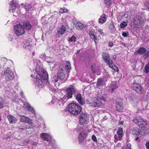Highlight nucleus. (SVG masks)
Returning <instances> with one entry per match:
<instances>
[{
	"label": "nucleus",
	"mask_w": 149,
	"mask_h": 149,
	"mask_svg": "<svg viewBox=\"0 0 149 149\" xmlns=\"http://www.w3.org/2000/svg\"><path fill=\"white\" fill-rule=\"evenodd\" d=\"M30 42L29 41H26V44H25V47H28L29 45H30Z\"/></svg>",
	"instance_id": "5fc2aeb1"
},
{
	"label": "nucleus",
	"mask_w": 149,
	"mask_h": 149,
	"mask_svg": "<svg viewBox=\"0 0 149 149\" xmlns=\"http://www.w3.org/2000/svg\"><path fill=\"white\" fill-rule=\"evenodd\" d=\"M68 110L70 113L77 115L80 113L81 109L79 106L74 103H72L68 105Z\"/></svg>",
	"instance_id": "f03ea898"
},
{
	"label": "nucleus",
	"mask_w": 149,
	"mask_h": 149,
	"mask_svg": "<svg viewBox=\"0 0 149 149\" xmlns=\"http://www.w3.org/2000/svg\"><path fill=\"white\" fill-rule=\"evenodd\" d=\"M75 92V89L74 88H67L65 91V96L68 99L71 98L72 97V95Z\"/></svg>",
	"instance_id": "0eeeda50"
},
{
	"label": "nucleus",
	"mask_w": 149,
	"mask_h": 149,
	"mask_svg": "<svg viewBox=\"0 0 149 149\" xmlns=\"http://www.w3.org/2000/svg\"><path fill=\"white\" fill-rule=\"evenodd\" d=\"M123 16H124L125 18H127L126 21L127 22L128 21H129L131 19V15L130 14H129L127 13L124 14Z\"/></svg>",
	"instance_id": "f704fd0d"
},
{
	"label": "nucleus",
	"mask_w": 149,
	"mask_h": 149,
	"mask_svg": "<svg viewBox=\"0 0 149 149\" xmlns=\"http://www.w3.org/2000/svg\"><path fill=\"white\" fill-rule=\"evenodd\" d=\"M29 120H30L29 118L24 116H21L20 118V120L22 122L27 123Z\"/></svg>",
	"instance_id": "c85d7f7f"
},
{
	"label": "nucleus",
	"mask_w": 149,
	"mask_h": 149,
	"mask_svg": "<svg viewBox=\"0 0 149 149\" xmlns=\"http://www.w3.org/2000/svg\"><path fill=\"white\" fill-rule=\"evenodd\" d=\"M131 145L130 143H128L127 145L126 149H131Z\"/></svg>",
	"instance_id": "864d4df0"
},
{
	"label": "nucleus",
	"mask_w": 149,
	"mask_h": 149,
	"mask_svg": "<svg viewBox=\"0 0 149 149\" xmlns=\"http://www.w3.org/2000/svg\"><path fill=\"white\" fill-rule=\"evenodd\" d=\"M147 124V123L144 120L141 119L138 124V125L139 127L142 128L146 126Z\"/></svg>",
	"instance_id": "a878e982"
},
{
	"label": "nucleus",
	"mask_w": 149,
	"mask_h": 149,
	"mask_svg": "<svg viewBox=\"0 0 149 149\" xmlns=\"http://www.w3.org/2000/svg\"><path fill=\"white\" fill-rule=\"evenodd\" d=\"M141 119H137V118H135L133 119V121L134 123L137 124V125H138L139 122V121H140Z\"/></svg>",
	"instance_id": "79ce46f5"
},
{
	"label": "nucleus",
	"mask_w": 149,
	"mask_h": 149,
	"mask_svg": "<svg viewBox=\"0 0 149 149\" xmlns=\"http://www.w3.org/2000/svg\"><path fill=\"white\" fill-rule=\"evenodd\" d=\"M113 45V42H109L108 44V46L109 47H112Z\"/></svg>",
	"instance_id": "4d7b16f0"
},
{
	"label": "nucleus",
	"mask_w": 149,
	"mask_h": 149,
	"mask_svg": "<svg viewBox=\"0 0 149 149\" xmlns=\"http://www.w3.org/2000/svg\"><path fill=\"white\" fill-rule=\"evenodd\" d=\"M3 107V98L0 97V109H2Z\"/></svg>",
	"instance_id": "ea45409f"
},
{
	"label": "nucleus",
	"mask_w": 149,
	"mask_h": 149,
	"mask_svg": "<svg viewBox=\"0 0 149 149\" xmlns=\"http://www.w3.org/2000/svg\"><path fill=\"white\" fill-rule=\"evenodd\" d=\"M54 103L53 102V101H52L50 102V104H54Z\"/></svg>",
	"instance_id": "774afa93"
},
{
	"label": "nucleus",
	"mask_w": 149,
	"mask_h": 149,
	"mask_svg": "<svg viewBox=\"0 0 149 149\" xmlns=\"http://www.w3.org/2000/svg\"><path fill=\"white\" fill-rule=\"evenodd\" d=\"M91 69L93 73H96L97 74H99V68L98 65L95 64L92 65Z\"/></svg>",
	"instance_id": "4468645a"
},
{
	"label": "nucleus",
	"mask_w": 149,
	"mask_h": 149,
	"mask_svg": "<svg viewBox=\"0 0 149 149\" xmlns=\"http://www.w3.org/2000/svg\"><path fill=\"white\" fill-rule=\"evenodd\" d=\"M76 98L78 102L81 104L83 105L84 104V101L81 95L80 94L77 95Z\"/></svg>",
	"instance_id": "f3484780"
},
{
	"label": "nucleus",
	"mask_w": 149,
	"mask_h": 149,
	"mask_svg": "<svg viewBox=\"0 0 149 149\" xmlns=\"http://www.w3.org/2000/svg\"><path fill=\"white\" fill-rule=\"evenodd\" d=\"M106 81V80H105L104 79H98L97 80V85L98 87L102 86H105V82Z\"/></svg>",
	"instance_id": "dca6fc26"
},
{
	"label": "nucleus",
	"mask_w": 149,
	"mask_h": 149,
	"mask_svg": "<svg viewBox=\"0 0 149 149\" xmlns=\"http://www.w3.org/2000/svg\"><path fill=\"white\" fill-rule=\"evenodd\" d=\"M129 33L127 32H123L122 33V36L125 37H127Z\"/></svg>",
	"instance_id": "de8ad7c7"
},
{
	"label": "nucleus",
	"mask_w": 149,
	"mask_h": 149,
	"mask_svg": "<svg viewBox=\"0 0 149 149\" xmlns=\"http://www.w3.org/2000/svg\"><path fill=\"white\" fill-rule=\"evenodd\" d=\"M28 110L30 111L32 113H34L35 111L33 109L31 106L27 109Z\"/></svg>",
	"instance_id": "a18cd8bd"
},
{
	"label": "nucleus",
	"mask_w": 149,
	"mask_h": 149,
	"mask_svg": "<svg viewBox=\"0 0 149 149\" xmlns=\"http://www.w3.org/2000/svg\"><path fill=\"white\" fill-rule=\"evenodd\" d=\"M62 10H63V13H66V12H67V11H68L67 9L65 8H63L62 9Z\"/></svg>",
	"instance_id": "bf43d9fd"
},
{
	"label": "nucleus",
	"mask_w": 149,
	"mask_h": 149,
	"mask_svg": "<svg viewBox=\"0 0 149 149\" xmlns=\"http://www.w3.org/2000/svg\"><path fill=\"white\" fill-rule=\"evenodd\" d=\"M125 146H123L121 147V149H125Z\"/></svg>",
	"instance_id": "338daca9"
},
{
	"label": "nucleus",
	"mask_w": 149,
	"mask_h": 149,
	"mask_svg": "<svg viewBox=\"0 0 149 149\" xmlns=\"http://www.w3.org/2000/svg\"><path fill=\"white\" fill-rule=\"evenodd\" d=\"M14 31L18 36L24 34L25 31L24 26L21 24H17L14 26Z\"/></svg>",
	"instance_id": "20e7f679"
},
{
	"label": "nucleus",
	"mask_w": 149,
	"mask_h": 149,
	"mask_svg": "<svg viewBox=\"0 0 149 149\" xmlns=\"http://www.w3.org/2000/svg\"><path fill=\"white\" fill-rule=\"evenodd\" d=\"M102 58L105 62L109 65V67L111 68L116 71H118V68L113 63L112 60L109 58V54L108 53H103Z\"/></svg>",
	"instance_id": "7ed1b4c3"
},
{
	"label": "nucleus",
	"mask_w": 149,
	"mask_h": 149,
	"mask_svg": "<svg viewBox=\"0 0 149 149\" xmlns=\"http://www.w3.org/2000/svg\"><path fill=\"white\" fill-rule=\"evenodd\" d=\"M24 104L25 108L27 109H28L30 107L29 104V103L26 102L24 103Z\"/></svg>",
	"instance_id": "49530a36"
},
{
	"label": "nucleus",
	"mask_w": 149,
	"mask_h": 149,
	"mask_svg": "<svg viewBox=\"0 0 149 149\" xmlns=\"http://www.w3.org/2000/svg\"><path fill=\"white\" fill-rule=\"evenodd\" d=\"M140 134L143 136L146 135L149 133V130L147 128L143 127L140 129Z\"/></svg>",
	"instance_id": "a211bd4d"
},
{
	"label": "nucleus",
	"mask_w": 149,
	"mask_h": 149,
	"mask_svg": "<svg viewBox=\"0 0 149 149\" xmlns=\"http://www.w3.org/2000/svg\"><path fill=\"white\" fill-rule=\"evenodd\" d=\"M62 9H62V8H61V9L59 11V13H63V11Z\"/></svg>",
	"instance_id": "0e129e2a"
},
{
	"label": "nucleus",
	"mask_w": 149,
	"mask_h": 149,
	"mask_svg": "<svg viewBox=\"0 0 149 149\" xmlns=\"http://www.w3.org/2000/svg\"><path fill=\"white\" fill-rule=\"evenodd\" d=\"M65 67L68 71H69L71 68L70 63L68 61H66L65 64Z\"/></svg>",
	"instance_id": "7c9ffc66"
},
{
	"label": "nucleus",
	"mask_w": 149,
	"mask_h": 149,
	"mask_svg": "<svg viewBox=\"0 0 149 149\" xmlns=\"http://www.w3.org/2000/svg\"><path fill=\"white\" fill-rule=\"evenodd\" d=\"M4 73L6 78L8 80H13L14 76L12 70L8 68H5L4 70Z\"/></svg>",
	"instance_id": "39448f33"
},
{
	"label": "nucleus",
	"mask_w": 149,
	"mask_h": 149,
	"mask_svg": "<svg viewBox=\"0 0 149 149\" xmlns=\"http://www.w3.org/2000/svg\"><path fill=\"white\" fill-rule=\"evenodd\" d=\"M120 26L121 28H124L127 26V23L126 22L124 21L120 24Z\"/></svg>",
	"instance_id": "58836bf2"
},
{
	"label": "nucleus",
	"mask_w": 149,
	"mask_h": 149,
	"mask_svg": "<svg viewBox=\"0 0 149 149\" xmlns=\"http://www.w3.org/2000/svg\"><path fill=\"white\" fill-rule=\"evenodd\" d=\"M42 139L45 141H49L51 139V136L46 133H42L40 134Z\"/></svg>",
	"instance_id": "aec40b11"
},
{
	"label": "nucleus",
	"mask_w": 149,
	"mask_h": 149,
	"mask_svg": "<svg viewBox=\"0 0 149 149\" xmlns=\"http://www.w3.org/2000/svg\"><path fill=\"white\" fill-rule=\"evenodd\" d=\"M46 61L49 65L52 64L54 62V60L53 58H48L46 59Z\"/></svg>",
	"instance_id": "473e14b6"
},
{
	"label": "nucleus",
	"mask_w": 149,
	"mask_h": 149,
	"mask_svg": "<svg viewBox=\"0 0 149 149\" xmlns=\"http://www.w3.org/2000/svg\"><path fill=\"white\" fill-rule=\"evenodd\" d=\"M146 51V49L143 47H140L136 52V53L139 55H142L145 53Z\"/></svg>",
	"instance_id": "5701e85b"
},
{
	"label": "nucleus",
	"mask_w": 149,
	"mask_h": 149,
	"mask_svg": "<svg viewBox=\"0 0 149 149\" xmlns=\"http://www.w3.org/2000/svg\"><path fill=\"white\" fill-rule=\"evenodd\" d=\"M74 24L75 27L78 29L82 30L84 28L83 25L81 22H77V23H74Z\"/></svg>",
	"instance_id": "b1692460"
},
{
	"label": "nucleus",
	"mask_w": 149,
	"mask_h": 149,
	"mask_svg": "<svg viewBox=\"0 0 149 149\" xmlns=\"http://www.w3.org/2000/svg\"><path fill=\"white\" fill-rule=\"evenodd\" d=\"M32 120L31 119H30V120H29L26 123L30 125L31 127H33L34 126V125L32 122Z\"/></svg>",
	"instance_id": "4c0bfd02"
},
{
	"label": "nucleus",
	"mask_w": 149,
	"mask_h": 149,
	"mask_svg": "<svg viewBox=\"0 0 149 149\" xmlns=\"http://www.w3.org/2000/svg\"><path fill=\"white\" fill-rule=\"evenodd\" d=\"M144 54V56L146 58H147L149 56V51H148Z\"/></svg>",
	"instance_id": "603ef678"
},
{
	"label": "nucleus",
	"mask_w": 149,
	"mask_h": 149,
	"mask_svg": "<svg viewBox=\"0 0 149 149\" xmlns=\"http://www.w3.org/2000/svg\"><path fill=\"white\" fill-rule=\"evenodd\" d=\"M132 87L134 90L137 93H141L142 91V88L141 86L137 83H134L132 84Z\"/></svg>",
	"instance_id": "9b49d317"
},
{
	"label": "nucleus",
	"mask_w": 149,
	"mask_h": 149,
	"mask_svg": "<svg viewBox=\"0 0 149 149\" xmlns=\"http://www.w3.org/2000/svg\"><path fill=\"white\" fill-rule=\"evenodd\" d=\"M65 27L63 25H62L58 30V33L60 35L63 34L65 31Z\"/></svg>",
	"instance_id": "cd10ccee"
},
{
	"label": "nucleus",
	"mask_w": 149,
	"mask_h": 149,
	"mask_svg": "<svg viewBox=\"0 0 149 149\" xmlns=\"http://www.w3.org/2000/svg\"><path fill=\"white\" fill-rule=\"evenodd\" d=\"M92 140L96 142L97 141V139L96 137L94 135H93L92 136Z\"/></svg>",
	"instance_id": "09e8293b"
},
{
	"label": "nucleus",
	"mask_w": 149,
	"mask_h": 149,
	"mask_svg": "<svg viewBox=\"0 0 149 149\" xmlns=\"http://www.w3.org/2000/svg\"><path fill=\"white\" fill-rule=\"evenodd\" d=\"M100 100H102L104 101H106V99L103 96H98L97 97Z\"/></svg>",
	"instance_id": "3c124183"
},
{
	"label": "nucleus",
	"mask_w": 149,
	"mask_h": 149,
	"mask_svg": "<svg viewBox=\"0 0 149 149\" xmlns=\"http://www.w3.org/2000/svg\"><path fill=\"white\" fill-rule=\"evenodd\" d=\"M40 57L42 59L45 58V54H42L40 55Z\"/></svg>",
	"instance_id": "6e6d98bb"
},
{
	"label": "nucleus",
	"mask_w": 149,
	"mask_h": 149,
	"mask_svg": "<svg viewBox=\"0 0 149 149\" xmlns=\"http://www.w3.org/2000/svg\"><path fill=\"white\" fill-rule=\"evenodd\" d=\"M89 35L91 38L94 40L95 43H97V37L95 35L94 33L93 32H90L89 33Z\"/></svg>",
	"instance_id": "bb28decb"
},
{
	"label": "nucleus",
	"mask_w": 149,
	"mask_h": 149,
	"mask_svg": "<svg viewBox=\"0 0 149 149\" xmlns=\"http://www.w3.org/2000/svg\"><path fill=\"white\" fill-rule=\"evenodd\" d=\"M119 124L122 125H123V121H120L118 122Z\"/></svg>",
	"instance_id": "e2e57ef3"
},
{
	"label": "nucleus",
	"mask_w": 149,
	"mask_h": 149,
	"mask_svg": "<svg viewBox=\"0 0 149 149\" xmlns=\"http://www.w3.org/2000/svg\"><path fill=\"white\" fill-rule=\"evenodd\" d=\"M59 72V74H64L63 72H64V70L62 68H60L59 70L58 71Z\"/></svg>",
	"instance_id": "8fccbe9b"
},
{
	"label": "nucleus",
	"mask_w": 149,
	"mask_h": 149,
	"mask_svg": "<svg viewBox=\"0 0 149 149\" xmlns=\"http://www.w3.org/2000/svg\"><path fill=\"white\" fill-rule=\"evenodd\" d=\"M87 132L86 130H83L79 134V142L82 141L87 136Z\"/></svg>",
	"instance_id": "ddd939ff"
},
{
	"label": "nucleus",
	"mask_w": 149,
	"mask_h": 149,
	"mask_svg": "<svg viewBox=\"0 0 149 149\" xmlns=\"http://www.w3.org/2000/svg\"><path fill=\"white\" fill-rule=\"evenodd\" d=\"M116 109L119 112H122L123 107L122 102L117 101L116 103Z\"/></svg>",
	"instance_id": "6ab92c4d"
},
{
	"label": "nucleus",
	"mask_w": 149,
	"mask_h": 149,
	"mask_svg": "<svg viewBox=\"0 0 149 149\" xmlns=\"http://www.w3.org/2000/svg\"><path fill=\"white\" fill-rule=\"evenodd\" d=\"M114 25L113 23L111 22V23L110 24L109 26V28L111 30H113L114 28Z\"/></svg>",
	"instance_id": "a19ab883"
},
{
	"label": "nucleus",
	"mask_w": 149,
	"mask_h": 149,
	"mask_svg": "<svg viewBox=\"0 0 149 149\" xmlns=\"http://www.w3.org/2000/svg\"><path fill=\"white\" fill-rule=\"evenodd\" d=\"M35 79L34 80V84L36 86H37L39 88H42L43 86V82L42 80L38 78V77H36Z\"/></svg>",
	"instance_id": "f8f14e48"
},
{
	"label": "nucleus",
	"mask_w": 149,
	"mask_h": 149,
	"mask_svg": "<svg viewBox=\"0 0 149 149\" xmlns=\"http://www.w3.org/2000/svg\"><path fill=\"white\" fill-rule=\"evenodd\" d=\"M144 70L146 73H148L149 72V62L145 65L144 68Z\"/></svg>",
	"instance_id": "c9c22d12"
},
{
	"label": "nucleus",
	"mask_w": 149,
	"mask_h": 149,
	"mask_svg": "<svg viewBox=\"0 0 149 149\" xmlns=\"http://www.w3.org/2000/svg\"><path fill=\"white\" fill-rule=\"evenodd\" d=\"M123 130L122 128H119L117 131V134L114 136V141L115 142H116L118 141H120L123 135Z\"/></svg>",
	"instance_id": "1a4fd4ad"
},
{
	"label": "nucleus",
	"mask_w": 149,
	"mask_h": 149,
	"mask_svg": "<svg viewBox=\"0 0 149 149\" xmlns=\"http://www.w3.org/2000/svg\"><path fill=\"white\" fill-rule=\"evenodd\" d=\"M146 5L148 8L149 9V1H148L147 2Z\"/></svg>",
	"instance_id": "052dcab7"
},
{
	"label": "nucleus",
	"mask_w": 149,
	"mask_h": 149,
	"mask_svg": "<svg viewBox=\"0 0 149 149\" xmlns=\"http://www.w3.org/2000/svg\"><path fill=\"white\" fill-rule=\"evenodd\" d=\"M110 88L111 89L112 91L113 92V91L114 90V89H115V88Z\"/></svg>",
	"instance_id": "69168bd1"
},
{
	"label": "nucleus",
	"mask_w": 149,
	"mask_h": 149,
	"mask_svg": "<svg viewBox=\"0 0 149 149\" xmlns=\"http://www.w3.org/2000/svg\"><path fill=\"white\" fill-rule=\"evenodd\" d=\"M35 72L34 75L32 74L31 76L32 77L35 78L39 76L42 79L47 80L48 78V74L43 68H40L38 66H36L35 70Z\"/></svg>",
	"instance_id": "f257e3e1"
},
{
	"label": "nucleus",
	"mask_w": 149,
	"mask_h": 149,
	"mask_svg": "<svg viewBox=\"0 0 149 149\" xmlns=\"http://www.w3.org/2000/svg\"><path fill=\"white\" fill-rule=\"evenodd\" d=\"M106 15L103 14L100 17L99 19V22L103 24L106 22Z\"/></svg>",
	"instance_id": "393cba45"
},
{
	"label": "nucleus",
	"mask_w": 149,
	"mask_h": 149,
	"mask_svg": "<svg viewBox=\"0 0 149 149\" xmlns=\"http://www.w3.org/2000/svg\"><path fill=\"white\" fill-rule=\"evenodd\" d=\"M76 38L74 36H72L71 38H69V40L71 42L73 41L74 42L76 41Z\"/></svg>",
	"instance_id": "37998d69"
},
{
	"label": "nucleus",
	"mask_w": 149,
	"mask_h": 149,
	"mask_svg": "<svg viewBox=\"0 0 149 149\" xmlns=\"http://www.w3.org/2000/svg\"><path fill=\"white\" fill-rule=\"evenodd\" d=\"M91 103V105L94 107H99L102 105V104L100 100L97 97V98L93 99Z\"/></svg>",
	"instance_id": "9d476101"
},
{
	"label": "nucleus",
	"mask_w": 149,
	"mask_h": 149,
	"mask_svg": "<svg viewBox=\"0 0 149 149\" xmlns=\"http://www.w3.org/2000/svg\"><path fill=\"white\" fill-rule=\"evenodd\" d=\"M146 148L148 149H149V142H147L146 144Z\"/></svg>",
	"instance_id": "13d9d810"
},
{
	"label": "nucleus",
	"mask_w": 149,
	"mask_h": 149,
	"mask_svg": "<svg viewBox=\"0 0 149 149\" xmlns=\"http://www.w3.org/2000/svg\"><path fill=\"white\" fill-rule=\"evenodd\" d=\"M97 31L100 33L102 36H105L104 33L103 31V29H98L97 30Z\"/></svg>",
	"instance_id": "e433bc0d"
},
{
	"label": "nucleus",
	"mask_w": 149,
	"mask_h": 149,
	"mask_svg": "<svg viewBox=\"0 0 149 149\" xmlns=\"http://www.w3.org/2000/svg\"><path fill=\"white\" fill-rule=\"evenodd\" d=\"M25 8L26 11H28L29 10H31L32 9L31 6L29 4H26L25 6Z\"/></svg>",
	"instance_id": "72a5a7b5"
},
{
	"label": "nucleus",
	"mask_w": 149,
	"mask_h": 149,
	"mask_svg": "<svg viewBox=\"0 0 149 149\" xmlns=\"http://www.w3.org/2000/svg\"><path fill=\"white\" fill-rule=\"evenodd\" d=\"M79 122L81 125L86 124L88 121V116L87 113H82L79 118Z\"/></svg>",
	"instance_id": "6e6552de"
},
{
	"label": "nucleus",
	"mask_w": 149,
	"mask_h": 149,
	"mask_svg": "<svg viewBox=\"0 0 149 149\" xmlns=\"http://www.w3.org/2000/svg\"><path fill=\"white\" fill-rule=\"evenodd\" d=\"M8 118L9 121L12 123H14L16 122V118L11 115H9L8 116Z\"/></svg>",
	"instance_id": "4be33fe9"
},
{
	"label": "nucleus",
	"mask_w": 149,
	"mask_h": 149,
	"mask_svg": "<svg viewBox=\"0 0 149 149\" xmlns=\"http://www.w3.org/2000/svg\"><path fill=\"white\" fill-rule=\"evenodd\" d=\"M23 24L24 27L25 28L26 30H29L31 28V26L28 22H25Z\"/></svg>",
	"instance_id": "c756f323"
},
{
	"label": "nucleus",
	"mask_w": 149,
	"mask_h": 149,
	"mask_svg": "<svg viewBox=\"0 0 149 149\" xmlns=\"http://www.w3.org/2000/svg\"><path fill=\"white\" fill-rule=\"evenodd\" d=\"M52 79L53 83L55 84L58 81L59 78L58 75H54L53 77L52 78Z\"/></svg>",
	"instance_id": "2f4dec72"
},
{
	"label": "nucleus",
	"mask_w": 149,
	"mask_h": 149,
	"mask_svg": "<svg viewBox=\"0 0 149 149\" xmlns=\"http://www.w3.org/2000/svg\"><path fill=\"white\" fill-rule=\"evenodd\" d=\"M60 76V79L61 80H63L65 79V74H59Z\"/></svg>",
	"instance_id": "c03bdc74"
},
{
	"label": "nucleus",
	"mask_w": 149,
	"mask_h": 149,
	"mask_svg": "<svg viewBox=\"0 0 149 149\" xmlns=\"http://www.w3.org/2000/svg\"><path fill=\"white\" fill-rule=\"evenodd\" d=\"M143 22V21L142 18L139 16H136L134 18V26L137 28L140 27L142 26Z\"/></svg>",
	"instance_id": "423d86ee"
},
{
	"label": "nucleus",
	"mask_w": 149,
	"mask_h": 149,
	"mask_svg": "<svg viewBox=\"0 0 149 149\" xmlns=\"http://www.w3.org/2000/svg\"><path fill=\"white\" fill-rule=\"evenodd\" d=\"M17 6V5L16 3H14L13 1H12L10 4V6L9 9V11L12 13L14 12Z\"/></svg>",
	"instance_id": "412c9836"
},
{
	"label": "nucleus",
	"mask_w": 149,
	"mask_h": 149,
	"mask_svg": "<svg viewBox=\"0 0 149 149\" xmlns=\"http://www.w3.org/2000/svg\"><path fill=\"white\" fill-rule=\"evenodd\" d=\"M105 3H110L111 1V0H104Z\"/></svg>",
	"instance_id": "680f3d73"
},
{
	"label": "nucleus",
	"mask_w": 149,
	"mask_h": 149,
	"mask_svg": "<svg viewBox=\"0 0 149 149\" xmlns=\"http://www.w3.org/2000/svg\"><path fill=\"white\" fill-rule=\"evenodd\" d=\"M140 130L136 127H133L130 130V132L132 134L135 135L140 134Z\"/></svg>",
	"instance_id": "2eb2a0df"
}]
</instances>
